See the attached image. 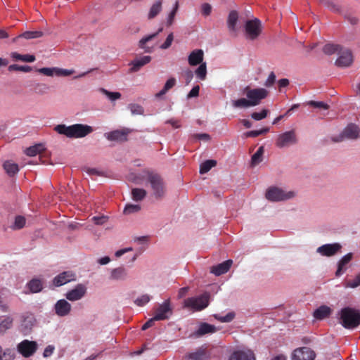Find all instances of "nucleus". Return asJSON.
I'll use <instances>...</instances> for the list:
<instances>
[{
  "label": "nucleus",
  "instance_id": "1",
  "mask_svg": "<svg viewBox=\"0 0 360 360\" xmlns=\"http://www.w3.org/2000/svg\"><path fill=\"white\" fill-rule=\"evenodd\" d=\"M54 131L70 139H79L92 133L94 129L91 126L83 124H75L70 126L61 124L56 125Z\"/></svg>",
  "mask_w": 360,
  "mask_h": 360
},
{
  "label": "nucleus",
  "instance_id": "2",
  "mask_svg": "<svg viewBox=\"0 0 360 360\" xmlns=\"http://www.w3.org/2000/svg\"><path fill=\"white\" fill-rule=\"evenodd\" d=\"M339 323L346 329H354L360 325V311L352 307H344L338 312Z\"/></svg>",
  "mask_w": 360,
  "mask_h": 360
},
{
  "label": "nucleus",
  "instance_id": "3",
  "mask_svg": "<svg viewBox=\"0 0 360 360\" xmlns=\"http://www.w3.org/2000/svg\"><path fill=\"white\" fill-rule=\"evenodd\" d=\"M139 180L146 179L150 184L153 194L156 198H162L165 194V185L163 179L158 173L144 171L141 177H138Z\"/></svg>",
  "mask_w": 360,
  "mask_h": 360
},
{
  "label": "nucleus",
  "instance_id": "4",
  "mask_svg": "<svg viewBox=\"0 0 360 360\" xmlns=\"http://www.w3.org/2000/svg\"><path fill=\"white\" fill-rule=\"evenodd\" d=\"M210 297V293L206 292L200 296L187 298L184 302V307L194 311H201L209 305Z\"/></svg>",
  "mask_w": 360,
  "mask_h": 360
},
{
  "label": "nucleus",
  "instance_id": "5",
  "mask_svg": "<svg viewBox=\"0 0 360 360\" xmlns=\"http://www.w3.org/2000/svg\"><path fill=\"white\" fill-rule=\"evenodd\" d=\"M295 196L292 191L285 192L283 189L276 186L269 188L265 194L266 198L272 202H278L290 199Z\"/></svg>",
  "mask_w": 360,
  "mask_h": 360
},
{
  "label": "nucleus",
  "instance_id": "6",
  "mask_svg": "<svg viewBox=\"0 0 360 360\" xmlns=\"http://www.w3.org/2000/svg\"><path fill=\"white\" fill-rule=\"evenodd\" d=\"M244 92L250 103H252V106L259 105L261 100L265 98L269 94V91L265 89H250L249 86L245 88Z\"/></svg>",
  "mask_w": 360,
  "mask_h": 360
},
{
  "label": "nucleus",
  "instance_id": "7",
  "mask_svg": "<svg viewBox=\"0 0 360 360\" xmlns=\"http://www.w3.org/2000/svg\"><path fill=\"white\" fill-rule=\"evenodd\" d=\"M262 22L258 18L248 20L245 25L246 37L250 40L256 39L262 33Z\"/></svg>",
  "mask_w": 360,
  "mask_h": 360
},
{
  "label": "nucleus",
  "instance_id": "8",
  "mask_svg": "<svg viewBox=\"0 0 360 360\" xmlns=\"http://www.w3.org/2000/svg\"><path fill=\"white\" fill-rule=\"evenodd\" d=\"M37 348L38 345L35 341L28 340H24L17 345L18 352L25 358L32 356Z\"/></svg>",
  "mask_w": 360,
  "mask_h": 360
},
{
  "label": "nucleus",
  "instance_id": "9",
  "mask_svg": "<svg viewBox=\"0 0 360 360\" xmlns=\"http://www.w3.org/2000/svg\"><path fill=\"white\" fill-rule=\"evenodd\" d=\"M297 136L294 129L285 131L278 135L276 145L277 147L282 148L297 143Z\"/></svg>",
  "mask_w": 360,
  "mask_h": 360
},
{
  "label": "nucleus",
  "instance_id": "10",
  "mask_svg": "<svg viewBox=\"0 0 360 360\" xmlns=\"http://www.w3.org/2000/svg\"><path fill=\"white\" fill-rule=\"evenodd\" d=\"M316 353L307 347H299L292 352V360H314Z\"/></svg>",
  "mask_w": 360,
  "mask_h": 360
},
{
  "label": "nucleus",
  "instance_id": "11",
  "mask_svg": "<svg viewBox=\"0 0 360 360\" xmlns=\"http://www.w3.org/2000/svg\"><path fill=\"white\" fill-rule=\"evenodd\" d=\"M360 132L359 127L354 124H348L339 137L333 138V141L335 142L342 141L344 138L348 139H356L358 138Z\"/></svg>",
  "mask_w": 360,
  "mask_h": 360
},
{
  "label": "nucleus",
  "instance_id": "12",
  "mask_svg": "<svg viewBox=\"0 0 360 360\" xmlns=\"http://www.w3.org/2000/svg\"><path fill=\"white\" fill-rule=\"evenodd\" d=\"M172 314V309L170 307V302L167 300L158 307L155 310L154 319L157 321L166 320L169 319Z\"/></svg>",
  "mask_w": 360,
  "mask_h": 360
},
{
  "label": "nucleus",
  "instance_id": "13",
  "mask_svg": "<svg viewBox=\"0 0 360 360\" xmlns=\"http://www.w3.org/2000/svg\"><path fill=\"white\" fill-rule=\"evenodd\" d=\"M339 57L335 61V64L338 67H349L353 62V56L350 50L342 48L338 52Z\"/></svg>",
  "mask_w": 360,
  "mask_h": 360
},
{
  "label": "nucleus",
  "instance_id": "14",
  "mask_svg": "<svg viewBox=\"0 0 360 360\" xmlns=\"http://www.w3.org/2000/svg\"><path fill=\"white\" fill-rule=\"evenodd\" d=\"M131 129L124 128L122 129H117L112 131L105 134L106 139L111 141H119L124 142L127 140L129 134L131 133Z\"/></svg>",
  "mask_w": 360,
  "mask_h": 360
},
{
  "label": "nucleus",
  "instance_id": "15",
  "mask_svg": "<svg viewBox=\"0 0 360 360\" xmlns=\"http://www.w3.org/2000/svg\"><path fill=\"white\" fill-rule=\"evenodd\" d=\"M86 293V287L85 285L77 284L75 288L68 291L65 294L67 300L74 302L81 300Z\"/></svg>",
  "mask_w": 360,
  "mask_h": 360
},
{
  "label": "nucleus",
  "instance_id": "16",
  "mask_svg": "<svg viewBox=\"0 0 360 360\" xmlns=\"http://www.w3.org/2000/svg\"><path fill=\"white\" fill-rule=\"evenodd\" d=\"M75 280L76 274L72 271H67L56 276L53 280V284L56 287H60Z\"/></svg>",
  "mask_w": 360,
  "mask_h": 360
},
{
  "label": "nucleus",
  "instance_id": "17",
  "mask_svg": "<svg viewBox=\"0 0 360 360\" xmlns=\"http://www.w3.org/2000/svg\"><path fill=\"white\" fill-rule=\"evenodd\" d=\"M229 360H255V356L250 349H238L231 354Z\"/></svg>",
  "mask_w": 360,
  "mask_h": 360
},
{
  "label": "nucleus",
  "instance_id": "18",
  "mask_svg": "<svg viewBox=\"0 0 360 360\" xmlns=\"http://www.w3.org/2000/svg\"><path fill=\"white\" fill-rule=\"evenodd\" d=\"M342 246L339 243L326 244L317 248V252L323 256L330 257L335 255L341 249Z\"/></svg>",
  "mask_w": 360,
  "mask_h": 360
},
{
  "label": "nucleus",
  "instance_id": "19",
  "mask_svg": "<svg viewBox=\"0 0 360 360\" xmlns=\"http://www.w3.org/2000/svg\"><path fill=\"white\" fill-rule=\"evenodd\" d=\"M162 30L163 27H160L156 32L144 37L141 39H140V41H139V48L143 49L146 53L153 52L154 46H149L147 45V43L156 38L158 35L162 32Z\"/></svg>",
  "mask_w": 360,
  "mask_h": 360
},
{
  "label": "nucleus",
  "instance_id": "20",
  "mask_svg": "<svg viewBox=\"0 0 360 360\" xmlns=\"http://www.w3.org/2000/svg\"><path fill=\"white\" fill-rule=\"evenodd\" d=\"M216 331L217 328L214 325L207 323H201L198 329L192 334V336L194 338H200L206 334L214 333Z\"/></svg>",
  "mask_w": 360,
  "mask_h": 360
},
{
  "label": "nucleus",
  "instance_id": "21",
  "mask_svg": "<svg viewBox=\"0 0 360 360\" xmlns=\"http://www.w3.org/2000/svg\"><path fill=\"white\" fill-rule=\"evenodd\" d=\"M204 52L202 49H195L191 52L188 57V64L191 66L200 65L203 62Z\"/></svg>",
  "mask_w": 360,
  "mask_h": 360
},
{
  "label": "nucleus",
  "instance_id": "22",
  "mask_svg": "<svg viewBox=\"0 0 360 360\" xmlns=\"http://www.w3.org/2000/svg\"><path fill=\"white\" fill-rule=\"evenodd\" d=\"M71 310L70 304L65 300H60L55 304L56 314L60 316L68 315Z\"/></svg>",
  "mask_w": 360,
  "mask_h": 360
},
{
  "label": "nucleus",
  "instance_id": "23",
  "mask_svg": "<svg viewBox=\"0 0 360 360\" xmlns=\"http://www.w3.org/2000/svg\"><path fill=\"white\" fill-rule=\"evenodd\" d=\"M233 264V261L231 259H228L222 263H220L216 266H213L211 268L210 272L214 274L216 276H221L225 273H226L231 268Z\"/></svg>",
  "mask_w": 360,
  "mask_h": 360
},
{
  "label": "nucleus",
  "instance_id": "24",
  "mask_svg": "<svg viewBox=\"0 0 360 360\" xmlns=\"http://www.w3.org/2000/svg\"><path fill=\"white\" fill-rule=\"evenodd\" d=\"M151 61V56H144L139 58L135 59L131 62V68L129 71L131 72H138L143 66L149 63Z\"/></svg>",
  "mask_w": 360,
  "mask_h": 360
},
{
  "label": "nucleus",
  "instance_id": "25",
  "mask_svg": "<svg viewBox=\"0 0 360 360\" xmlns=\"http://www.w3.org/2000/svg\"><path fill=\"white\" fill-rule=\"evenodd\" d=\"M128 277V271L123 266L112 269L110 278L115 281H124Z\"/></svg>",
  "mask_w": 360,
  "mask_h": 360
},
{
  "label": "nucleus",
  "instance_id": "26",
  "mask_svg": "<svg viewBox=\"0 0 360 360\" xmlns=\"http://www.w3.org/2000/svg\"><path fill=\"white\" fill-rule=\"evenodd\" d=\"M353 254L349 252L342 257L338 264V269L335 272L336 276H340L345 270V266L352 259Z\"/></svg>",
  "mask_w": 360,
  "mask_h": 360
},
{
  "label": "nucleus",
  "instance_id": "27",
  "mask_svg": "<svg viewBox=\"0 0 360 360\" xmlns=\"http://www.w3.org/2000/svg\"><path fill=\"white\" fill-rule=\"evenodd\" d=\"M331 312L332 310L329 307L326 305H322L314 311V316L316 319L322 320L328 317Z\"/></svg>",
  "mask_w": 360,
  "mask_h": 360
},
{
  "label": "nucleus",
  "instance_id": "28",
  "mask_svg": "<svg viewBox=\"0 0 360 360\" xmlns=\"http://www.w3.org/2000/svg\"><path fill=\"white\" fill-rule=\"evenodd\" d=\"M238 20V13L233 10L230 11L228 18H227V27L229 31L236 32V24Z\"/></svg>",
  "mask_w": 360,
  "mask_h": 360
},
{
  "label": "nucleus",
  "instance_id": "29",
  "mask_svg": "<svg viewBox=\"0 0 360 360\" xmlns=\"http://www.w3.org/2000/svg\"><path fill=\"white\" fill-rule=\"evenodd\" d=\"M43 34H44L41 31H26L18 37L13 38L12 41L15 43L20 38H25L26 39H37L41 37Z\"/></svg>",
  "mask_w": 360,
  "mask_h": 360
},
{
  "label": "nucleus",
  "instance_id": "30",
  "mask_svg": "<svg viewBox=\"0 0 360 360\" xmlns=\"http://www.w3.org/2000/svg\"><path fill=\"white\" fill-rule=\"evenodd\" d=\"M3 167H4V169H5L6 172L10 176H13L19 171L18 165L11 161H9V160L6 161L4 163Z\"/></svg>",
  "mask_w": 360,
  "mask_h": 360
},
{
  "label": "nucleus",
  "instance_id": "31",
  "mask_svg": "<svg viewBox=\"0 0 360 360\" xmlns=\"http://www.w3.org/2000/svg\"><path fill=\"white\" fill-rule=\"evenodd\" d=\"M27 288L32 293H37L42 290V282L40 279L33 278L27 284Z\"/></svg>",
  "mask_w": 360,
  "mask_h": 360
},
{
  "label": "nucleus",
  "instance_id": "32",
  "mask_svg": "<svg viewBox=\"0 0 360 360\" xmlns=\"http://www.w3.org/2000/svg\"><path fill=\"white\" fill-rule=\"evenodd\" d=\"M11 56L14 60H21L26 63H32L36 60L34 55H22L17 52L11 53Z\"/></svg>",
  "mask_w": 360,
  "mask_h": 360
},
{
  "label": "nucleus",
  "instance_id": "33",
  "mask_svg": "<svg viewBox=\"0 0 360 360\" xmlns=\"http://www.w3.org/2000/svg\"><path fill=\"white\" fill-rule=\"evenodd\" d=\"M162 11V1H155L150 7L148 18L149 20H151L154 18H155Z\"/></svg>",
  "mask_w": 360,
  "mask_h": 360
},
{
  "label": "nucleus",
  "instance_id": "34",
  "mask_svg": "<svg viewBox=\"0 0 360 360\" xmlns=\"http://www.w3.org/2000/svg\"><path fill=\"white\" fill-rule=\"evenodd\" d=\"M147 195V192L143 188H135L131 190V198L134 201L139 202L143 200Z\"/></svg>",
  "mask_w": 360,
  "mask_h": 360
},
{
  "label": "nucleus",
  "instance_id": "35",
  "mask_svg": "<svg viewBox=\"0 0 360 360\" xmlns=\"http://www.w3.org/2000/svg\"><path fill=\"white\" fill-rule=\"evenodd\" d=\"M44 149V146L42 144H37L27 148L25 150V153L27 155L32 157L41 153Z\"/></svg>",
  "mask_w": 360,
  "mask_h": 360
},
{
  "label": "nucleus",
  "instance_id": "36",
  "mask_svg": "<svg viewBox=\"0 0 360 360\" xmlns=\"http://www.w3.org/2000/svg\"><path fill=\"white\" fill-rule=\"evenodd\" d=\"M176 84V79L174 77L169 78L165 83L163 89L155 94L156 98H160Z\"/></svg>",
  "mask_w": 360,
  "mask_h": 360
},
{
  "label": "nucleus",
  "instance_id": "37",
  "mask_svg": "<svg viewBox=\"0 0 360 360\" xmlns=\"http://www.w3.org/2000/svg\"><path fill=\"white\" fill-rule=\"evenodd\" d=\"M13 319L10 316L4 317L0 322V333L4 334L13 326Z\"/></svg>",
  "mask_w": 360,
  "mask_h": 360
},
{
  "label": "nucleus",
  "instance_id": "38",
  "mask_svg": "<svg viewBox=\"0 0 360 360\" xmlns=\"http://www.w3.org/2000/svg\"><path fill=\"white\" fill-rule=\"evenodd\" d=\"M342 47L338 44H326L323 47V51L326 55H332L338 53L341 50Z\"/></svg>",
  "mask_w": 360,
  "mask_h": 360
},
{
  "label": "nucleus",
  "instance_id": "39",
  "mask_svg": "<svg viewBox=\"0 0 360 360\" xmlns=\"http://www.w3.org/2000/svg\"><path fill=\"white\" fill-rule=\"evenodd\" d=\"M217 161L214 160H208L203 162L200 167V173L205 174L208 172L212 167H215Z\"/></svg>",
  "mask_w": 360,
  "mask_h": 360
},
{
  "label": "nucleus",
  "instance_id": "40",
  "mask_svg": "<svg viewBox=\"0 0 360 360\" xmlns=\"http://www.w3.org/2000/svg\"><path fill=\"white\" fill-rule=\"evenodd\" d=\"M14 352L9 348L4 350L0 346V360H13L15 359Z\"/></svg>",
  "mask_w": 360,
  "mask_h": 360
},
{
  "label": "nucleus",
  "instance_id": "41",
  "mask_svg": "<svg viewBox=\"0 0 360 360\" xmlns=\"http://www.w3.org/2000/svg\"><path fill=\"white\" fill-rule=\"evenodd\" d=\"M232 105L234 108H246L249 107H252V103L249 101L248 99L245 98H241L232 101Z\"/></svg>",
  "mask_w": 360,
  "mask_h": 360
},
{
  "label": "nucleus",
  "instance_id": "42",
  "mask_svg": "<svg viewBox=\"0 0 360 360\" xmlns=\"http://www.w3.org/2000/svg\"><path fill=\"white\" fill-rule=\"evenodd\" d=\"M213 316L221 323H229L234 319L236 314L233 311H230L225 316L214 314Z\"/></svg>",
  "mask_w": 360,
  "mask_h": 360
},
{
  "label": "nucleus",
  "instance_id": "43",
  "mask_svg": "<svg viewBox=\"0 0 360 360\" xmlns=\"http://www.w3.org/2000/svg\"><path fill=\"white\" fill-rule=\"evenodd\" d=\"M195 74L200 80H205L207 76V65L206 63H201L195 70Z\"/></svg>",
  "mask_w": 360,
  "mask_h": 360
},
{
  "label": "nucleus",
  "instance_id": "44",
  "mask_svg": "<svg viewBox=\"0 0 360 360\" xmlns=\"http://www.w3.org/2000/svg\"><path fill=\"white\" fill-rule=\"evenodd\" d=\"M8 71L13 72V71H21L24 72H31L32 68L30 66L28 65H19L17 64L11 65L8 68Z\"/></svg>",
  "mask_w": 360,
  "mask_h": 360
},
{
  "label": "nucleus",
  "instance_id": "45",
  "mask_svg": "<svg viewBox=\"0 0 360 360\" xmlns=\"http://www.w3.org/2000/svg\"><path fill=\"white\" fill-rule=\"evenodd\" d=\"M264 153V147L260 146L256 153L252 156V165H255L262 161V158Z\"/></svg>",
  "mask_w": 360,
  "mask_h": 360
},
{
  "label": "nucleus",
  "instance_id": "46",
  "mask_svg": "<svg viewBox=\"0 0 360 360\" xmlns=\"http://www.w3.org/2000/svg\"><path fill=\"white\" fill-rule=\"evenodd\" d=\"M39 73L46 76L52 77L57 76L58 68H41L37 70Z\"/></svg>",
  "mask_w": 360,
  "mask_h": 360
},
{
  "label": "nucleus",
  "instance_id": "47",
  "mask_svg": "<svg viewBox=\"0 0 360 360\" xmlns=\"http://www.w3.org/2000/svg\"><path fill=\"white\" fill-rule=\"evenodd\" d=\"M25 224V219L22 216H17L15 218V221L11 228L14 230L20 229L24 227Z\"/></svg>",
  "mask_w": 360,
  "mask_h": 360
},
{
  "label": "nucleus",
  "instance_id": "48",
  "mask_svg": "<svg viewBox=\"0 0 360 360\" xmlns=\"http://www.w3.org/2000/svg\"><path fill=\"white\" fill-rule=\"evenodd\" d=\"M307 105L315 108H320L323 110L329 109V105L323 101H309L307 102Z\"/></svg>",
  "mask_w": 360,
  "mask_h": 360
},
{
  "label": "nucleus",
  "instance_id": "49",
  "mask_svg": "<svg viewBox=\"0 0 360 360\" xmlns=\"http://www.w3.org/2000/svg\"><path fill=\"white\" fill-rule=\"evenodd\" d=\"M140 210L141 207L139 205L127 204L124 209V213L125 214H130L137 212Z\"/></svg>",
  "mask_w": 360,
  "mask_h": 360
},
{
  "label": "nucleus",
  "instance_id": "50",
  "mask_svg": "<svg viewBox=\"0 0 360 360\" xmlns=\"http://www.w3.org/2000/svg\"><path fill=\"white\" fill-rule=\"evenodd\" d=\"M178 8H179V3H178V1H176L172 11L169 13V14L168 15L167 20V26H170L172 25L174 20V17L178 11Z\"/></svg>",
  "mask_w": 360,
  "mask_h": 360
},
{
  "label": "nucleus",
  "instance_id": "51",
  "mask_svg": "<svg viewBox=\"0 0 360 360\" xmlns=\"http://www.w3.org/2000/svg\"><path fill=\"white\" fill-rule=\"evenodd\" d=\"M269 110L263 109L260 112H254L251 114V117L257 121L261 120L266 117Z\"/></svg>",
  "mask_w": 360,
  "mask_h": 360
},
{
  "label": "nucleus",
  "instance_id": "52",
  "mask_svg": "<svg viewBox=\"0 0 360 360\" xmlns=\"http://www.w3.org/2000/svg\"><path fill=\"white\" fill-rule=\"evenodd\" d=\"M129 108L132 115H142L144 112L143 107L138 104H130Z\"/></svg>",
  "mask_w": 360,
  "mask_h": 360
},
{
  "label": "nucleus",
  "instance_id": "53",
  "mask_svg": "<svg viewBox=\"0 0 360 360\" xmlns=\"http://www.w3.org/2000/svg\"><path fill=\"white\" fill-rule=\"evenodd\" d=\"M101 91L111 101H115L121 97V94L119 92H110L104 89H101Z\"/></svg>",
  "mask_w": 360,
  "mask_h": 360
},
{
  "label": "nucleus",
  "instance_id": "54",
  "mask_svg": "<svg viewBox=\"0 0 360 360\" xmlns=\"http://www.w3.org/2000/svg\"><path fill=\"white\" fill-rule=\"evenodd\" d=\"M150 298L148 295H143L138 297L135 301V304L138 306L142 307L150 301Z\"/></svg>",
  "mask_w": 360,
  "mask_h": 360
},
{
  "label": "nucleus",
  "instance_id": "55",
  "mask_svg": "<svg viewBox=\"0 0 360 360\" xmlns=\"http://www.w3.org/2000/svg\"><path fill=\"white\" fill-rule=\"evenodd\" d=\"M173 40H174V34H173V33H170L167 36L165 41L162 45H160V48L161 49H169L171 46V45H172Z\"/></svg>",
  "mask_w": 360,
  "mask_h": 360
},
{
  "label": "nucleus",
  "instance_id": "56",
  "mask_svg": "<svg viewBox=\"0 0 360 360\" xmlns=\"http://www.w3.org/2000/svg\"><path fill=\"white\" fill-rule=\"evenodd\" d=\"M360 285V274H359L354 280L353 281H348L346 284V287L355 288Z\"/></svg>",
  "mask_w": 360,
  "mask_h": 360
},
{
  "label": "nucleus",
  "instance_id": "57",
  "mask_svg": "<svg viewBox=\"0 0 360 360\" xmlns=\"http://www.w3.org/2000/svg\"><path fill=\"white\" fill-rule=\"evenodd\" d=\"M275 81H276V75L274 72H271L269 74L266 81L265 82L264 85L266 87L271 86L274 84Z\"/></svg>",
  "mask_w": 360,
  "mask_h": 360
},
{
  "label": "nucleus",
  "instance_id": "58",
  "mask_svg": "<svg viewBox=\"0 0 360 360\" xmlns=\"http://www.w3.org/2000/svg\"><path fill=\"white\" fill-rule=\"evenodd\" d=\"M201 8H202V13L205 16H207V15H209L211 13L212 6H211L210 4H209L207 3H204L202 5Z\"/></svg>",
  "mask_w": 360,
  "mask_h": 360
},
{
  "label": "nucleus",
  "instance_id": "59",
  "mask_svg": "<svg viewBox=\"0 0 360 360\" xmlns=\"http://www.w3.org/2000/svg\"><path fill=\"white\" fill-rule=\"evenodd\" d=\"M73 72L74 70H72L61 69L58 68L57 76H69L73 74Z\"/></svg>",
  "mask_w": 360,
  "mask_h": 360
},
{
  "label": "nucleus",
  "instance_id": "60",
  "mask_svg": "<svg viewBox=\"0 0 360 360\" xmlns=\"http://www.w3.org/2000/svg\"><path fill=\"white\" fill-rule=\"evenodd\" d=\"M199 91L200 86L198 85H196L192 88V89L190 91L187 96L188 98L196 97L199 95Z\"/></svg>",
  "mask_w": 360,
  "mask_h": 360
},
{
  "label": "nucleus",
  "instance_id": "61",
  "mask_svg": "<svg viewBox=\"0 0 360 360\" xmlns=\"http://www.w3.org/2000/svg\"><path fill=\"white\" fill-rule=\"evenodd\" d=\"M195 139L198 140H202L205 141H208L210 140V136L208 134L202 133V134H195L193 135Z\"/></svg>",
  "mask_w": 360,
  "mask_h": 360
},
{
  "label": "nucleus",
  "instance_id": "62",
  "mask_svg": "<svg viewBox=\"0 0 360 360\" xmlns=\"http://www.w3.org/2000/svg\"><path fill=\"white\" fill-rule=\"evenodd\" d=\"M108 218L105 216L94 217L93 220L97 225H102L107 221Z\"/></svg>",
  "mask_w": 360,
  "mask_h": 360
},
{
  "label": "nucleus",
  "instance_id": "63",
  "mask_svg": "<svg viewBox=\"0 0 360 360\" xmlns=\"http://www.w3.org/2000/svg\"><path fill=\"white\" fill-rule=\"evenodd\" d=\"M54 347L52 346V345H49L47 346L45 349H44V353H43V356L44 357H49L51 355H52V354L54 352Z\"/></svg>",
  "mask_w": 360,
  "mask_h": 360
},
{
  "label": "nucleus",
  "instance_id": "64",
  "mask_svg": "<svg viewBox=\"0 0 360 360\" xmlns=\"http://www.w3.org/2000/svg\"><path fill=\"white\" fill-rule=\"evenodd\" d=\"M204 355L202 352H195L191 354L190 358L193 360H202Z\"/></svg>",
  "mask_w": 360,
  "mask_h": 360
}]
</instances>
